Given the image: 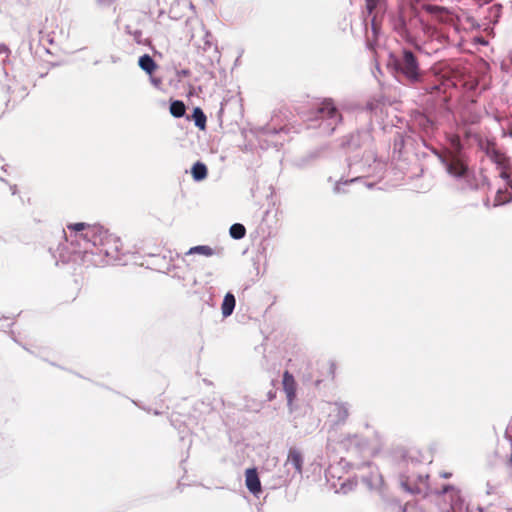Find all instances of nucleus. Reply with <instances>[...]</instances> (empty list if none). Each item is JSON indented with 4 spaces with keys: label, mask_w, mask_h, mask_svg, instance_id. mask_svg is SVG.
I'll list each match as a JSON object with an SVG mask.
<instances>
[{
    "label": "nucleus",
    "mask_w": 512,
    "mask_h": 512,
    "mask_svg": "<svg viewBox=\"0 0 512 512\" xmlns=\"http://www.w3.org/2000/svg\"><path fill=\"white\" fill-rule=\"evenodd\" d=\"M66 229L72 238L71 247L60 242L56 249L49 248L56 264L58 261L68 262L77 255L84 263L93 266H105L121 259V239L103 226L78 222L67 224Z\"/></svg>",
    "instance_id": "f257e3e1"
},
{
    "label": "nucleus",
    "mask_w": 512,
    "mask_h": 512,
    "mask_svg": "<svg viewBox=\"0 0 512 512\" xmlns=\"http://www.w3.org/2000/svg\"><path fill=\"white\" fill-rule=\"evenodd\" d=\"M386 163L377 159L373 151H366L364 155L359 158V155L349 157L346 167L335 170L334 174L329 176V181H334L333 191L341 193L342 185L354 183L360 178L368 176H376L381 178L383 176Z\"/></svg>",
    "instance_id": "f03ea898"
},
{
    "label": "nucleus",
    "mask_w": 512,
    "mask_h": 512,
    "mask_svg": "<svg viewBox=\"0 0 512 512\" xmlns=\"http://www.w3.org/2000/svg\"><path fill=\"white\" fill-rule=\"evenodd\" d=\"M388 65L392 66L408 85L414 86L424 79L425 72L420 69L414 53L408 49H403L398 56L390 55Z\"/></svg>",
    "instance_id": "7ed1b4c3"
},
{
    "label": "nucleus",
    "mask_w": 512,
    "mask_h": 512,
    "mask_svg": "<svg viewBox=\"0 0 512 512\" xmlns=\"http://www.w3.org/2000/svg\"><path fill=\"white\" fill-rule=\"evenodd\" d=\"M310 128H318L323 135L332 134L342 121V115L331 99H325L309 118Z\"/></svg>",
    "instance_id": "20e7f679"
},
{
    "label": "nucleus",
    "mask_w": 512,
    "mask_h": 512,
    "mask_svg": "<svg viewBox=\"0 0 512 512\" xmlns=\"http://www.w3.org/2000/svg\"><path fill=\"white\" fill-rule=\"evenodd\" d=\"M451 150L441 154L439 159L448 175L457 181L466 183L469 180V170L460 155L461 143L457 135L450 137Z\"/></svg>",
    "instance_id": "39448f33"
},
{
    "label": "nucleus",
    "mask_w": 512,
    "mask_h": 512,
    "mask_svg": "<svg viewBox=\"0 0 512 512\" xmlns=\"http://www.w3.org/2000/svg\"><path fill=\"white\" fill-rule=\"evenodd\" d=\"M492 159L499 170V176L505 183L504 188L500 187L495 196L494 205L498 206L512 201L511 163L509 158L500 152H494Z\"/></svg>",
    "instance_id": "423d86ee"
},
{
    "label": "nucleus",
    "mask_w": 512,
    "mask_h": 512,
    "mask_svg": "<svg viewBox=\"0 0 512 512\" xmlns=\"http://www.w3.org/2000/svg\"><path fill=\"white\" fill-rule=\"evenodd\" d=\"M303 463L304 458L301 450L296 447H291L288 451L285 464L291 465L294 468L295 473L301 476L303 472Z\"/></svg>",
    "instance_id": "0eeeda50"
},
{
    "label": "nucleus",
    "mask_w": 512,
    "mask_h": 512,
    "mask_svg": "<svg viewBox=\"0 0 512 512\" xmlns=\"http://www.w3.org/2000/svg\"><path fill=\"white\" fill-rule=\"evenodd\" d=\"M245 483L251 493L257 494L261 492V483L256 468H249L246 470Z\"/></svg>",
    "instance_id": "6e6552de"
},
{
    "label": "nucleus",
    "mask_w": 512,
    "mask_h": 512,
    "mask_svg": "<svg viewBox=\"0 0 512 512\" xmlns=\"http://www.w3.org/2000/svg\"><path fill=\"white\" fill-rule=\"evenodd\" d=\"M372 141V135L369 130L359 131L356 134L351 135L348 145L350 147H362L368 146Z\"/></svg>",
    "instance_id": "1a4fd4ad"
},
{
    "label": "nucleus",
    "mask_w": 512,
    "mask_h": 512,
    "mask_svg": "<svg viewBox=\"0 0 512 512\" xmlns=\"http://www.w3.org/2000/svg\"><path fill=\"white\" fill-rule=\"evenodd\" d=\"M236 300L232 293L228 292L223 299L222 305H221V311L223 317L230 316L235 308Z\"/></svg>",
    "instance_id": "9d476101"
},
{
    "label": "nucleus",
    "mask_w": 512,
    "mask_h": 512,
    "mask_svg": "<svg viewBox=\"0 0 512 512\" xmlns=\"http://www.w3.org/2000/svg\"><path fill=\"white\" fill-rule=\"evenodd\" d=\"M138 65L143 71H145L149 75H151L157 68L155 61L148 54H144L139 58Z\"/></svg>",
    "instance_id": "9b49d317"
},
{
    "label": "nucleus",
    "mask_w": 512,
    "mask_h": 512,
    "mask_svg": "<svg viewBox=\"0 0 512 512\" xmlns=\"http://www.w3.org/2000/svg\"><path fill=\"white\" fill-rule=\"evenodd\" d=\"M480 118V113L473 111L472 107H466L461 113V121L465 125L478 123Z\"/></svg>",
    "instance_id": "f8f14e48"
},
{
    "label": "nucleus",
    "mask_w": 512,
    "mask_h": 512,
    "mask_svg": "<svg viewBox=\"0 0 512 512\" xmlns=\"http://www.w3.org/2000/svg\"><path fill=\"white\" fill-rule=\"evenodd\" d=\"M416 123L427 135L433 133V131L435 130L434 122L426 115H419L416 118Z\"/></svg>",
    "instance_id": "ddd939ff"
},
{
    "label": "nucleus",
    "mask_w": 512,
    "mask_h": 512,
    "mask_svg": "<svg viewBox=\"0 0 512 512\" xmlns=\"http://www.w3.org/2000/svg\"><path fill=\"white\" fill-rule=\"evenodd\" d=\"M191 173L195 181L204 180L207 177V167L202 162H196L192 166Z\"/></svg>",
    "instance_id": "4468645a"
},
{
    "label": "nucleus",
    "mask_w": 512,
    "mask_h": 512,
    "mask_svg": "<svg viewBox=\"0 0 512 512\" xmlns=\"http://www.w3.org/2000/svg\"><path fill=\"white\" fill-rule=\"evenodd\" d=\"M188 255H192V254H200V255H204V256H212L214 255V250L210 247V246H207V245H199V246H194V247H191L188 252H187Z\"/></svg>",
    "instance_id": "2eb2a0df"
},
{
    "label": "nucleus",
    "mask_w": 512,
    "mask_h": 512,
    "mask_svg": "<svg viewBox=\"0 0 512 512\" xmlns=\"http://www.w3.org/2000/svg\"><path fill=\"white\" fill-rule=\"evenodd\" d=\"M193 120L196 127H198L201 130L205 129L206 116L199 107L195 108L193 111Z\"/></svg>",
    "instance_id": "dca6fc26"
},
{
    "label": "nucleus",
    "mask_w": 512,
    "mask_h": 512,
    "mask_svg": "<svg viewBox=\"0 0 512 512\" xmlns=\"http://www.w3.org/2000/svg\"><path fill=\"white\" fill-rule=\"evenodd\" d=\"M185 111L186 108L182 101L176 100L170 104V113L176 118L184 116Z\"/></svg>",
    "instance_id": "f3484780"
},
{
    "label": "nucleus",
    "mask_w": 512,
    "mask_h": 512,
    "mask_svg": "<svg viewBox=\"0 0 512 512\" xmlns=\"http://www.w3.org/2000/svg\"><path fill=\"white\" fill-rule=\"evenodd\" d=\"M229 233L233 239L239 240L245 236L246 229L242 224L235 223L230 227Z\"/></svg>",
    "instance_id": "a211bd4d"
},
{
    "label": "nucleus",
    "mask_w": 512,
    "mask_h": 512,
    "mask_svg": "<svg viewBox=\"0 0 512 512\" xmlns=\"http://www.w3.org/2000/svg\"><path fill=\"white\" fill-rule=\"evenodd\" d=\"M423 9L427 13H429L435 17H441L442 14L445 12V8H443L441 6H437V5H432V4L423 5Z\"/></svg>",
    "instance_id": "6ab92c4d"
},
{
    "label": "nucleus",
    "mask_w": 512,
    "mask_h": 512,
    "mask_svg": "<svg viewBox=\"0 0 512 512\" xmlns=\"http://www.w3.org/2000/svg\"><path fill=\"white\" fill-rule=\"evenodd\" d=\"M400 484L401 486L409 491V492H412V493H417V492H420V489L419 488H414L412 487L411 483H410V479L408 476L406 475H401L400 476Z\"/></svg>",
    "instance_id": "aec40b11"
},
{
    "label": "nucleus",
    "mask_w": 512,
    "mask_h": 512,
    "mask_svg": "<svg viewBox=\"0 0 512 512\" xmlns=\"http://www.w3.org/2000/svg\"><path fill=\"white\" fill-rule=\"evenodd\" d=\"M335 411H336V417H337V421L338 422H345V420L348 418L349 416V413H348V409L342 405H337L335 407Z\"/></svg>",
    "instance_id": "412c9836"
},
{
    "label": "nucleus",
    "mask_w": 512,
    "mask_h": 512,
    "mask_svg": "<svg viewBox=\"0 0 512 512\" xmlns=\"http://www.w3.org/2000/svg\"><path fill=\"white\" fill-rule=\"evenodd\" d=\"M381 0H365L368 16H372L374 10L379 6Z\"/></svg>",
    "instance_id": "4be33fe9"
},
{
    "label": "nucleus",
    "mask_w": 512,
    "mask_h": 512,
    "mask_svg": "<svg viewBox=\"0 0 512 512\" xmlns=\"http://www.w3.org/2000/svg\"><path fill=\"white\" fill-rule=\"evenodd\" d=\"M284 390L287 395L289 403H291L293 397L295 396V386H292V385L284 386Z\"/></svg>",
    "instance_id": "5701e85b"
},
{
    "label": "nucleus",
    "mask_w": 512,
    "mask_h": 512,
    "mask_svg": "<svg viewBox=\"0 0 512 512\" xmlns=\"http://www.w3.org/2000/svg\"><path fill=\"white\" fill-rule=\"evenodd\" d=\"M282 384H294L293 375L286 371L283 376Z\"/></svg>",
    "instance_id": "b1692460"
},
{
    "label": "nucleus",
    "mask_w": 512,
    "mask_h": 512,
    "mask_svg": "<svg viewBox=\"0 0 512 512\" xmlns=\"http://www.w3.org/2000/svg\"><path fill=\"white\" fill-rule=\"evenodd\" d=\"M371 29H372L373 36L376 37L377 33H378V26L376 23V15H373L371 18Z\"/></svg>",
    "instance_id": "393cba45"
},
{
    "label": "nucleus",
    "mask_w": 512,
    "mask_h": 512,
    "mask_svg": "<svg viewBox=\"0 0 512 512\" xmlns=\"http://www.w3.org/2000/svg\"><path fill=\"white\" fill-rule=\"evenodd\" d=\"M281 132H282V130L281 131H276V130L272 131L270 129H267V130H265L264 135H267V136H277V135H280Z\"/></svg>",
    "instance_id": "a878e982"
},
{
    "label": "nucleus",
    "mask_w": 512,
    "mask_h": 512,
    "mask_svg": "<svg viewBox=\"0 0 512 512\" xmlns=\"http://www.w3.org/2000/svg\"><path fill=\"white\" fill-rule=\"evenodd\" d=\"M405 28V21L402 17L399 18V23L396 25V29L399 31L403 30Z\"/></svg>",
    "instance_id": "bb28decb"
},
{
    "label": "nucleus",
    "mask_w": 512,
    "mask_h": 512,
    "mask_svg": "<svg viewBox=\"0 0 512 512\" xmlns=\"http://www.w3.org/2000/svg\"><path fill=\"white\" fill-rule=\"evenodd\" d=\"M151 83L158 88L162 84V81L159 78H151Z\"/></svg>",
    "instance_id": "cd10ccee"
},
{
    "label": "nucleus",
    "mask_w": 512,
    "mask_h": 512,
    "mask_svg": "<svg viewBox=\"0 0 512 512\" xmlns=\"http://www.w3.org/2000/svg\"><path fill=\"white\" fill-rule=\"evenodd\" d=\"M367 46L369 49H374L373 41L371 40V38L369 36H367Z\"/></svg>",
    "instance_id": "c85d7f7f"
},
{
    "label": "nucleus",
    "mask_w": 512,
    "mask_h": 512,
    "mask_svg": "<svg viewBox=\"0 0 512 512\" xmlns=\"http://www.w3.org/2000/svg\"><path fill=\"white\" fill-rule=\"evenodd\" d=\"M7 51H8V48L5 45L1 44L0 45V54L7 53Z\"/></svg>",
    "instance_id": "c756f323"
},
{
    "label": "nucleus",
    "mask_w": 512,
    "mask_h": 512,
    "mask_svg": "<svg viewBox=\"0 0 512 512\" xmlns=\"http://www.w3.org/2000/svg\"><path fill=\"white\" fill-rule=\"evenodd\" d=\"M62 238H65V242H67V241H68V238H67V236H66L65 230H63V236H62Z\"/></svg>",
    "instance_id": "7c9ffc66"
},
{
    "label": "nucleus",
    "mask_w": 512,
    "mask_h": 512,
    "mask_svg": "<svg viewBox=\"0 0 512 512\" xmlns=\"http://www.w3.org/2000/svg\"><path fill=\"white\" fill-rule=\"evenodd\" d=\"M11 191H12V194H15L16 193V187L15 186L11 187Z\"/></svg>",
    "instance_id": "2f4dec72"
},
{
    "label": "nucleus",
    "mask_w": 512,
    "mask_h": 512,
    "mask_svg": "<svg viewBox=\"0 0 512 512\" xmlns=\"http://www.w3.org/2000/svg\"><path fill=\"white\" fill-rule=\"evenodd\" d=\"M297 165H298L299 167H303L305 164H304L303 162H298V163H297Z\"/></svg>",
    "instance_id": "473e14b6"
},
{
    "label": "nucleus",
    "mask_w": 512,
    "mask_h": 512,
    "mask_svg": "<svg viewBox=\"0 0 512 512\" xmlns=\"http://www.w3.org/2000/svg\"><path fill=\"white\" fill-rule=\"evenodd\" d=\"M366 185H367V187H369V188H371V187H372V184H371V183H367Z\"/></svg>",
    "instance_id": "72a5a7b5"
},
{
    "label": "nucleus",
    "mask_w": 512,
    "mask_h": 512,
    "mask_svg": "<svg viewBox=\"0 0 512 512\" xmlns=\"http://www.w3.org/2000/svg\"><path fill=\"white\" fill-rule=\"evenodd\" d=\"M273 143H274L275 145H277V144L279 143V141H278V140H276V141H273Z\"/></svg>",
    "instance_id": "f704fd0d"
},
{
    "label": "nucleus",
    "mask_w": 512,
    "mask_h": 512,
    "mask_svg": "<svg viewBox=\"0 0 512 512\" xmlns=\"http://www.w3.org/2000/svg\"><path fill=\"white\" fill-rule=\"evenodd\" d=\"M509 135L512 137V130L509 132Z\"/></svg>",
    "instance_id": "c9c22d12"
}]
</instances>
